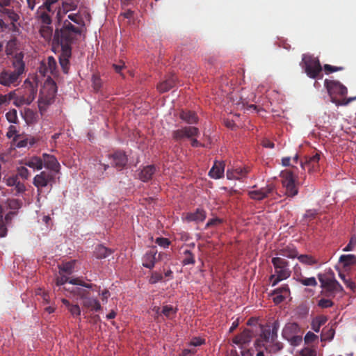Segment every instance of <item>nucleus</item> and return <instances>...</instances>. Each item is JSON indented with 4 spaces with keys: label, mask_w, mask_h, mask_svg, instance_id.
<instances>
[{
    "label": "nucleus",
    "mask_w": 356,
    "mask_h": 356,
    "mask_svg": "<svg viewBox=\"0 0 356 356\" xmlns=\"http://www.w3.org/2000/svg\"><path fill=\"white\" fill-rule=\"evenodd\" d=\"M81 35V31L76 28L68 20L63 22L60 29H56L54 42L60 45L61 53L59 56V63L65 74L70 70V58L72 55V44Z\"/></svg>",
    "instance_id": "obj_1"
},
{
    "label": "nucleus",
    "mask_w": 356,
    "mask_h": 356,
    "mask_svg": "<svg viewBox=\"0 0 356 356\" xmlns=\"http://www.w3.org/2000/svg\"><path fill=\"white\" fill-rule=\"evenodd\" d=\"M22 52L16 54L11 58L12 67L10 69H3L0 73V84L4 86H16L21 81L22 76L25 72V63Z\"/></svg>",
    "instance_id": "obj_2"
},
{
    "label": "nucleus",
    "mask_w": 356,
    "mask_h": 356,
    "mask_svg": "<svg viewBox=\"0 0 356 356\" xmlns=\"http://www.w3.org/2000/svg\"><path fill=\"white\" fill-rule=\"evenodd\" d=\"M256 349L264 348L266 353L274 354L283 348V344L277 340V336L270 331V327L261 329L258 339L254 342Z\"/></svg>",
    "instance_id": "obj_3"
},
{
    "label": "nucleus",
    "mask_w": 356,
    "mask_h": 356,
    "mask_svg": "<svg viewBox=\"0 0 356 356\" xmlns=\"http://www.w3.org/2000/svg\"><path fill=\"white\" fill-rule=\"evenodd\" d=\"M324 84L330 96L331 102L337 106H346L356 99V97L346 98L341 100L337 98L336 95L343 97L346 95L348 92L347 88L339 81L325 79Z\"/></svg>",
    "instance_id": "obj_4"
},
{
    "label": "nucleus",
    "mask_w": 356,
    "mask_h": 356,
    "mask_svg": "<svg viewBox=\"0 0 356 356\" xmlns=\"http://www.w3.org/2000/svg\"><path fill=\"white\" fill-rule=\"evenodd\" d=\"M271 262L275 268V275H271L270 280L272 286H276L280 281L286 280L291 276V271L289 268V262L281 257H273Z\"/></svg>",
    "instance_id": "obj_5"
},
{
    "label": "nucleus",
    "mask_w": 356,
    "mask_h": 356,
    "mask_svg": "<svg viewBox=\"0 0 356 356\" xmlns=\"http://www.w3.org/2000/svg\"><path fill=\"white\" fill-rule=\"evenodd\" d=\"M57 92V86L55 81L48 78L40 90L38 106L40 111L45 108V106L51 104L54 99Z\"/></svg>",
    "instance_id": "obj_6"
},
{
    "label": "nucleus",
    "mask_w": 356,
    "mask_h": 356,
    "mask_svg": "<svg viewBox=\"0 0 356 356\" xmlns=\"http://www.w3.org/2000/svg\"><path fill=\"white\" fill-rule=\"evenodd\" d=\"M302 62L303 63L302 67H304L306 74L309 78L321 79L323 77L322 66L317 58L304 54Z\"/></svg>",
    "instance_id": "obj_7"
},
{
    "label": "nucleus",
    "mask_w": 356,
    "mask_h": 356,
    "mask_svg": "<svg viewBox=\"0 0 356 356\" xmlns=\"http://www.w3.org/2000/svg\"><path fill=\"white\" fill-rule=\"evenodd\" d=\"M70 293L79 296L84 308L93 312H99L102 309L99 301L97 298L91 297L88 291L81 288H73L70 290Z\"/></svg>",
    "instance_id": "obj_8"
},
{
    "label": "nucleus",
    "mask_w": 356,
    "mask_h": 356,
    "mask_svg": "<svg viewBox=\"0 0 356 356\" xmlns=\"http://www.w3.org/2000/svg\"><path fill=\"white\" fill-rule=\"evenodd\" d=\"M282 183L285 188V194L290 197L296 196L298 193V188L296 183L294 172L290 170L281 172Z\"/></svg>",
    "instance_id": "obj_9"
},
{
    "label": "nucleus",
    "mask_w": 356,
    "mask_h": 356,
    "mask_svg": "<svg viewBox=\"0 0 356 356\" xmlns=\"http://www.w3.org/2000/svg\"><path fill=\"white\" fill-rule=\"evenodd\" d=\"M55 183V174L51 171H42L36 175L33 180V184L37 188L38 195L42 192V188L49 186L52 188Z\"/></svg>",
    "instance_id": "obj_10"
},
{
    "label": "nucleus",
    "mask_w": 356,
    "mask_h": 356,
    "mask_svg": "<svg viewBox=\"0 0 356 356\" xmlns=\"http://www.w3.org/2000/svg\"><path fill=\"white\" fill-rule=\"evenodd\" d=\"M67 282H69L73 285L82 286L88 289H91L92 287V284H87L80 278L69 279V277L67 276L60 275V276L57 277L56 279V285L60 287L59 290H64L70 292V290H72L74 287L66 288L65 286H63L61 288V286Z\"/></svg>",
    "instance_id": "obj_11"
},
{
    "label": "nucleus",
    "mask_w": 356,
    "mask_h": 356,
    "mask_svg": "<svg viewBox=\"0 0 356 356\" xmlns=\"http://www.w3.org/2000/svg\"><path fill=\"white\" fill-rule=\"evenodd\" d=\"M200 131L195 127H184L181 129L172 131V138L176 141H180L184 138H191L194 136H198Z\"/></svg>",
    "instance_id": "obj_12"
},
{
    "label": "nucleus",
    "mask_w": 356,
    "mask_h": 356,
    "mask_svg": "<svg viewBox=\"0 0 356 356\" xmlns=\"http://www.w3.org/2000/svg\"><path fill=\"white\" fill-rule=\"evenodd\" d=\"M37 94V90L33 87L32 84L26 86L24 90V94L17 99L14 104L17 106H19L23 104L29 105L35 99Z\"/></svg>",
    "instance_id": "obj_13"
},
{
    "label": "nucleus",
    "mask_w": 356,
    "mask_h": 356,
    "mask_svg": "<svg viewBox=\"0 0 356 356\" xmlns=\"http://www.w3.org/2000/svg\"><path fill=\"white\" fill-rule=\"evenodd\" d=\"M108 159L111 160L112 166L118 170H122L127 165L128 159L126 154L122 151H116L113 154H108Z\"/></svg>",
    "instance_id": "obj_14"
},
{
    "label": "nucleus",
    "mask_w": 356,
    "mask_h": 356,
    "mask_svg": "<svg viewBox=\"0 0 356 356\" xmlns=\"http://www.w3.org/2000/svg\"><path fill=\"white\" fill-rule=\"evenodd\" d=\"M157 255V250L155 248H152L148 250L143 257V266L147 268L152 269L156 262L161 259L162 254L159 253Z\"/></svg>",
    "instance_id": "obj_15"
},
{
    "label": "nucleus",
    "mask_w": 356,
    "mask_h": 356,
    "mask_svg": "<svg viewBox=\"0 0 356 356\" xmlns=\"http://www.w3.org/2000/svg\"><path fill=\"white\" fill-rule=\"evenodd\" d=\"M206 218L207 212L201 208L196 209L194 212H188L183 217L187 222H195L196 223L203 222Z\"/></svg>",
    "instance_id": "obj_16"
},
{
    "label": "nucleus",
    "mask_w": 356,
    "mask_h": 356,
    "mask_svg": "<svg viewBox=\"0 0 356 356\" xmlns=\"http://www.w3.org/2000/svg\"><path fill=\"white\" fill-rule=\"evenodd\" d=\"M43 166L53 172L54 174L58 172L60 170V164L57 159L53 156L47 154H42Z\"/></svg>",
    "instance_id": "obj_17"
},
{
    "label": "nucleus",
    "mask_w": 356,
    "mask_h": 356,
    "mask_svg": "<svg viewBox=\"0 0 356 356\" xmlns=\"http://www.w3.org/2000/svg\"><path fill=\"white\" fill-rule=\"evenodd\" d=\"M254 334L252 330L245 329L240 334L235 336L233 339V343L237 345H248L253 338Z\"/></svg>",
    "instance_id": "obj_18"
},
{
    "label": "nucleus",
    "mask_w": 356,
    "mask_h": 356,
    "mask_svg": "<svg viewBox=\"0 0 356 356\" xmlns=\"http://www.w3.org/2000/svg\"><path fill=\"white\" fill-rule=\"evenodd\" d=\"M177 81V78L175 74L168 75L165 80L158 84L157 89L161 93L165 92L175 86Z\"/></svg>",
    "instance_id": "obj_19"
},
{
    "label": "nucleus",
    "mask_w": 356,
    "mask_h": 356,
    "mask_svg": "<svg viewBox=\"0 0 356 356\" xmlns=\"http://www.w3.org/2000/svg\"><path fill=\"white\" fill-rule=\"evenodd\" d=\"M300 333V328L298 323L294 322L287 323L284 327L282 335L284 339L291 338L293 335Z\"/></svg>",
    "instance_id": "obj_20"
},
{
    "label": "nucleus",
    "mask_w": 356,
    "mask_h": 356,
    "mask_svg": "<svg viewBox=\"0 0 356 356\" xmlns=\"http://www.w3.org/2000/svg\"><path fill=\"white\" fill-rule=\"evenodd\" d=\"M225 172L224 162L216 161L209 172V175L213 179H220L223 177Z\"/></svg>",
    "instance_id": "obj_21"
},
{
    "label": "nucleus",
    "mask_w": 356,
    "mask_h": 356,
    "mask_svg": "<svg viewBox=\"0 0 356 356\" xmlns=\"http://www.w3.org/2000/svg\"><path fill=\"white\" fill-rule=\"evenodd\" d=\"M321 287L326 290V291L328 293L327 296H334L335 293L343 291L342 286L335 279L328 282L324 285H322Z\"/></svg>",
    "instance_id": "obj_22"
},
{
    "label": "nucleus",
    "mask_w": 356,
    "mask_h": 356,
    "mask_svg": "<svg viewBox=\"0 0 356 356\" xmlns=\"http://www.w3.org/2000/svg\"><path fill=\"white\" fill-rule=\"evenodd\" d=\"M320 158L321 153H316V154L312 156H307L304 162H300V165L303 170H305L306 167H308L309 170L311 171L312 170H314L318 165Z\"/></svg>",
    "instance_id": "obj_23"
},
{
    "label": "nucleus",
    "mask_w": 356,
    "mask_h": 356,
    "mask_svg": "<svg viewBox=\"0 0 356 356\" xmlns=\"http://www.w3.org/2000/svg\"><path fill=\"white\" fill-rule=\"evenodd\" d=\"M44 75L49 73L51 75L57 74V65L55 58L53 56H49L47 61L42 62Z\"/></svg>",
    "instance_id": "obj_24"
},
{
    "label": "nucleus",
    "mask_w": 356,
    "mask_h": 356,
    "mask_svg": "<svg viewBox=\"0 0 356 356\" xmlns=\"http://www.w3.org/2000/svg\"><path fill=\"white\" fill-rule=\"evenodd\" d=\"M277 254L286 257L290 259H294L298 257V252L293 245H288L277 250Z\"/></svg>",
    "instance_id": "obj_25"
},
{
    "label": "nucleus",
    "mask_w": 356,
    "mask_h": 356,
    "mask_svg": "<svg viewBox=\"0 0 356 356\" xmlns=\"http://www.w3.org/2000/svg\"><path fill=\"white\" fill-rule=\"evenodd\" d=\"M179 118L188 124H196L198 122V117L197 114L192 111L182 110L179 113Z\"/></svg>",
    "instance_id": "obj_26"
},
{
    "label": "nucleus",
    "mask_w": 356,
    "mask_h": 356,
    "mask_svg": "<svg viewBox=\"0 0 356 356\" xmlns=\"http://www.w3.org/2000/svg\"><path fill=\"white\" fill-rule=\"evenodd\" d=\"M0 15L1 17H7L12 24H14L19 19V15L10 6L0 8Z\"/></svg>",
    "instance_id": "obj_27"
},
{
    "label": "nucleus",
    "mask_w": 356,
    "mask_h": 356,
    "mask_svg": "<svg viewBox=\"0 0 356 356\" xmlns=\"http://www.w3.org/2000/svg\"><path fill=\"white\" fill-rule=\"evenodd\" d=\"M49 11H47L46 8H42L40 6L36 15L38 20L40 21L41 25H48L51 24V18L49 15Z\"/></svg>",
    "instance_id": "obj_28"
},
{
    "label": "nucleus",
    "mask_w": 356,
    "mask_h": 356,
    "mask_svg": "<svg viewBox=\"0 0 356 356\" xmlns=\"http://www.w3.org/2000/svg\"><path fill=\"white\" fill-rule=\"evenodd\" d=\"M156 172V168L153 165H147L141 170L139 177L143 181H148L152 178L153 175Z\"/></svg>",
    "instance_id": "obj_29"
},
{
    "label": "nucleus",
    "mask_w": 356,
    "mask_h": 356,
    "mask_svg": "<svg viewBox=\"0 0 356 356\" xmlns=\"http://www.w3.org/2000/svg\"><path fill=\"white\" fill-rule=\"evenodd\" d=\"M294 275L296 276L295 279L296 281L303 286H316L317 285V282L314 277H305L301 273L297 274L296 271Z\"/></svg>",
    "instance_id": "obj_30"
},
{
    "label": "nucleus",
    "mask_w": 356,
    "mask_h": 356,
    "mask_svg": "<svg viewBox=\"0 0 356 356\" xmlns=\"http://www.w3.org/2000/svg\"><path fill=\"white\" fill-rule=\"evenodd\" d=\"M113 253L111 249L107 248L102 245H99L95 248L94 256L99 259H105Z\"/></svg>",
    "instance_id": "obj_31"
},
{
    "label": "nucleus",
    "mask_w": 356,
    "mask_h": 356,
    "mask_svg": "<svg viewBox=\"0 0 356 356\" xmlns=\"http://www.w3.org/2000/svg\"><path fill=\"white\" fill-rule=\"evenodd\" d=\"M24 165L34 170H40L43 167V161L41 158L33 156L26 161Z\"/></svg>",
    "instance_id": "obj_32"
},
{
    "label": "nucleus",
    "mask_w": 356,
    "mask_h": 356,
    "mask_svg": "<svg viewBox=\"0 0 356 356\" xmlns=\"http://www.w3.org/2000/svg\"><path fill=\"white\" fill-rule=\"evenodd\" d=\"M40 33L46 41H50L52 37H54V35L53 36V27L51 24L40 25Z\"/></svg>",
    "instance_id": "obj_33"
},
{
    "label": "nucleus",
    "mask_w": 356,
    "mask_h": 356,
    "mask_svg": "<svg viewBox=\"0 0 356 356\" xmlns=\"http://www.w3.org/2000/svg\"><path fill=\"white\" fill-rule=\"evenodd\" d=\"M327 321V318L325 316H318L314 318L312 322V329L315 332H319L321 327Z\"/></svg>",
    "instance_id": "obj_34"
},
{
    "label": "nucleus",
    "mask_w": 356,
    "mask_h": 356,
    "mask_svg": "<svg viewBox=\"0 0 356 356\" xmlns=\"http://www.w3.org/2000/svg\"><path fill=\"white\" fill-rule=\"evenodd\" d=\"M318 278L319 282H321V286L325 284L328 282L335 279L334 274L332 270H329L327 272L325 273H319L318 275Z\"/></svg>",
    "instance_id": "obj_35"
},
{
    "label": "nucleus",
    "mask_w": 356,
    "mask_h": 356,
    "mask_svg": "<svg viewBox=\"0 0 356 356\" xmlns=\"http://www.w3.org/2000/svg\"><path fill=\"white\" fill-rule=\"evenodd\" d=\"M68 19L72 21L74 23L76 24L79 26H76V28L80 29L82 31L83 28L85 26V22L83 17L78 13H72L68 15ZM75 27V26H74Z\"/></svg>",
    "instance_id": "obj_36"
},
{
    "label": "nucleus",
    "mask_w": 356,
    "mask_h": 356,
    "mask_svg": "<svg viewBox=\"0 0 356 356\" xmlns=\"http://www.w3.org/2000/svg\"><path fill=\"white\" fill-rule=\"evenodd\" d=\"M300 263L305 265L312 266L318 263L317 259L309 254H300L296 257Z\"/></svg>",
    "instance_id": "obj_37"
},
{
    "label": "nucleus",
    "mask_w": 356,
    "mask_h": 356,
    "mask_svg": "<svg viewBox=\"0 0 356 356\" xmlns=\"http://www.w3.org/2000/svg\"><path fill=\"white\" fill-rule=\"evenodd\" d=\"M335 331L332 327H324L322 330L321 334V340L322 341H330L333 339L334 336Z\"/></svg>",
    "instance_id": "obj_38"
},
{
    "label": "nucleus",
    "mask_w": 356,
    "mask_h": 356,
    "mask_svg": "<svg viewBox=\"0 0 356 356\" xmlns=\"http://www.w3.org/2000/svg\"><path fill=\"white\" fill-rule=\"evenodd\" d=\"M339 262L344 266L356 264V256L354 254H343L339 258Z\"/></svg>",
    "instance_id": "obj_39"
},
{
    "label": "nucleus",
    "mask_w": 356,
    "mask_h": 356,
    "mask_svg": "<svg viewBox=\"0 0 356 356\" xmlns=\"http://www.w3.org/2000/svg\"><path fill=\"white\" fill-rule=\"evenodd\" d=\"M177 309L172 305H164L161 310V314L168 318H172L175 316Z\"/></svg>",
    "instance_id": "obj_40"
},
{
    "label": "nucleus",
    "mask_w": 356,
    "mask_h": 356,
    "mask_svg": "<svg viewBox=\"0 0 356 356\" xmlns=\"http://www.w3.org/2000/svg\"><path fill=\"white\" fill-rule=\"evenodd\" d=\"M265 198L276 194V188L274 184H268L265 187L261 188Z\"/></svg>",
    "instance_id": "obj_41"
},
{
    "label": "nucleus",
    "mask_w": 356,
    "mask_h": 356,
    "mask_svg": "<svg viewBox=\"0 0 356 356\" xmlns=\"http://www.w3.org/2000/svg\"><path fill=\"white\" fill-rule=\"evenodd\" d=\"M184 258L182 263L184 265L194 264L195 262L194 254L188 250L184 251Z\"/></svg>",
    "instance_id": "obj_42"
},
{
    "label": "nucleus",
    "mask_w": 356,
    "mask_h": 356,
    "mask_svg": "<svg viewBox=\"0 0 356 356\" xmlns=\"http://www.w3.org/2000/svg\"><path fill=\"white\" fill-rule=\"evenodd\" d=\"M92 86L95 92H99L102 87V81L98 74L92 76Z\"/></svg>",
    "instance_id": "obj_43"
},
{
    "label": "nucleus",
    "mask_w": 356,
    "mask_h": 356,
    "mask_svg": "<svg viewBox=\"0 0 356 356\" xmlns=\"http://www.w3.org/2000/svg\"><path fill=\"white\" fill-rule=\"evenodd\" d=\"M16 97L15 91H12L6 95H0V106L9 104L12 99Z\"/></svg>",
    "instance_id": "obj_44"
},
{
    "label": "nucleus",
    "mask_w": 356,
    "mask_h": 356,
    "mask_svg": "<svg viewBox=\"0 0 356 356\" xmlns=\"http://www.w3.org/2000/svg\"><path fill=\"white\" fill-rule=\"evenodd\" d=\"M6 120L10 123L17 124L19 122L17 110L13 108L6 113Z\"/></svg>",
    "instance_id": "obj_45"
},
{
    "label": "nucleus",
    "mask_w": 356,
    "mask_h": 356,
    "mask_svg": "<svg viewBox=\"0 0 356 356\" xmlns=\"http://www.w3.org/2000/svg\"><path fill=\"white\" fill-rule=\"evenodd\" d=\"M16 42L15 40H10L6 47V53L8 56H13V57L17 54L18 52L15 53L16 50Z\"/></svg>",
    "instance_id": "obj_46"
},
{
    "label": "nucleus",
    "mask_w": 356,
    "mask_h": 356,
    "mask_svg": "<svg viewBox=\"0 0 356 356\" xmlns=\"http://www.w3.org/2000/svg\"><path fill=\"white\" fill-rule=\"evenodd\" d=\"M74 261H70L63 264L61 266H60V273H66L67 274L70 275L72 273L73 268H74Z\"/></svg>",
    "instance_id": "obj_47"
},
{
    "label": "nucleus",
    "mask_w": 356,
    "mask_h": 356,
    "mask_svg": "<svg viewBox=\"0 0 356 356\" xmlns=\"http://www.w3.org/2000/svg\"><path fill=\"white\" fill-rule=\"evenodd\" d=\"M248 195H249L250 197L252 200H262L265 199V197L264 196V193L261 188L259 190L249 191Z\"/></svg>",
    "instance_id": "obj_48"
},
{
    "label": "nucleus",
    "mask_w": 356,
    "mask_h": 356,
    "mask_svg": "<svg viewBox=\"0 0 356 356\" xmlns=\"http://www.w3.org/2000/svg\"><path fill=\"white\" fill-rule=\"evenodd\" d=\"M3 211V208L0 204V237H4L7 234V228L4 223V220L1 213Z\"/></svg>",
    "instance_id": "obj_49"
},
{
    "label": "nucleus",
    "mask_w": 356,
    "mask_h": 356,
    "mask_svg": "<svg viewBox=\"0 0 356 356\" xmlns=\"http://www.w3.org/2000/svg\"><path fill=\"white\" fill-rule=\"evenodd\" d=\"M8 206L10 209L17 210L22 206V201L17 199H8L7 200Z\"/></svg>",
    "instance_id": "obj_50"
},
{
    "label": "nucleus",
    "mask_w": 356,
    "mask_h": 356,
    "mask_svg": "<svg viewBox=\"0 0 356 356\" xmlns=\"http://www.w3.org/2000/svg\"><path fill=\"white\" fill-rule=\"evenodd\" d=\"M296 356H316V351L314 348L306 347L302 349Z\"/></svg>",
    "instance_id": "obj_51"
},
{
    "label": "nucleus",
    "mask_w": 356,
    "mask_h": 356,
    "mask_svg": "<svg viewBox=\"0 0 356 356\" xmlns=\"http://www.w3.org/2000/svg\"><path fill=\"white\" fill-rule=\"evenodd\" d=\"M233 170L234 171V174L237 179H240L245 177L249 172L248 168H236L233 169Z\"/></svg>",
    "instance_id": "obj_52"
},
{
    "label": "nucleus",
    "mask_w": 356,
    "mask_h": 356,
    "mask_svg": "<svg viewBox=\"0 0 356 356\" xmlns=\"http://www.w3.org/2000/svg\"><path fill=\"white\" fill-rule=\"evenodd\" d=\"M318 339V337L316 334H315L314 333H313L311 331H309L305 334L304 340H305V343L310 344V343H312L315 342L316 341H317Z\"/></svg>",
    "instance_id": "obj_53"
},
{
    "label": "nucleus",
    "mask_w": 356,
    "mask_h": 356,
    "mask_svg": "<svg viewBox=\"0 0 356 356\" xmlns=\"http://www.w3.org/2000/svg\"><path fill=\"white\" fill-rule=\"evenodd\" d=\"M286 340L289 341L292 346H298L302 342V338L300 334H296L293 335L291 338L286 339Z\"/></svg>",
    "instance_id": "obj_54"
},
{
    "label": "nucleus",
    "mask_w": 356,
    "mask_h": 356,
    "mask_svg": "<svg viewBox=\"0 0 356 356\" xmlns=\"http://www.w3.org/2000/svg\"><path fill=\"white\" fill-rule=\"evenodd\" d=\"M273 292V293L285 295V296H287L290 293V290L289 286L287 284H284L279 288L275 289Z\"/></svg>",
    "instance_id": "obj_55"
},
{
    "label": "nucleus",
    "mask_w": 356,
    "mask_h": 356,
    "mask_svg": "<svg viewBox=\"0 0 356 356\" xmlns=\"http://www.w3.org/2000/svg\"><path fill=\"white\" fill-rule=\"evenodd\" d=\"M323 69L327 74H329V73H332V72H335L337 71H342L344 70V67L342 66L335 67V66L330 65L329 64H325L323 66Z\"/></svg>",
    "instance_id": "obj_56"
},
{
    "label": "nucleus",
    "mask_w": 356,
    "mask_h": 356,
    "mask_svg": "<svg viewBox=\"0 0 356 356\" xmlns=\"http://www.w3.org/2000/svg\"><path fill=\"white\" fill-rule=\"evenodd\" d=\"M13 141L17 147H24L27 145V139H20V136L17 135L14 137Z\"/></svg>",
    "instance_id": "obj_57"
},
{
    "label": "nucleus",
    "mask_w": 356,
    "mask_h": 356,
    "mask_svg": "<svg viewBox=\"0 0 356 356\" xmlns=\"http://www.w3.org/2000/svg\"><path fill=\"white\" fill-rule=\"evenodd\" d=\"M17 175L24 179H27L30 177V172L26 167L21 166L17 168Z\"/></svg>",
    "instance_id": "obj_58"
},
{
    "label": "nucleus",
    "mask_w": 356,
    "mask_h": 356,
    "mask_svg": "<svg viewBox=\"0 0 356 356\" xmlns=\"http://www.w3.org/2000/svg\"><path fill=\"white\" fill-rule=\"evenodd\" d=\"M67 309L69 310L70 314L75 318L79 317L81 315V309L77 304H72L71 306H70V307Z\"/></svg>",
    "instance_id": "obj_59"
},
{
    "label": "nucleus",
    "mask_w": 356,
    "mask_h": 356,
    "mask_svg": "<svg viewBox=\"0 0 356 356\" xmlns=\"http://www.w3.org/2000/svg\"><path fill=\"white\" fill-rule=\"evenodd\" d=\"M155 242L157 245H159V246H161L163 248H168L170 244V240L167 238H163V237H158L156 239Z\"/></svg>",
    "instance_id": "obj_60"
},
{
    "label": "nucleus",
    "mask_w": 356,
    "mask_h": 356,
    "mask_svg": "<svg viewBox=\"0 0 356 356\" xmlns=\"http://www.w3.org/2000/svg\"><path fill=\"white\" fill-rule=\"evenodd\" d=\"M162 280L163 275L156 271H154L152 273L151 277L149 278V282L151 284H156L158 282L161 281Z\"/></svg>",
    "instance_id": "obj_61"
},
{
    "label": "nucleus",
    "mask_w": 356,
    "mask_h": 356,
    "mask_svg": "<svg viewBox=\"0 0 356 356\" xmlns=\"http://www.w3.org/2000/svg\"><path fill=\"white\" fill-rule=\"evenodd\" d=\"M14 187V190L15 191L14 194L15 195H18L21 193H23L26 191L25 185L22 182H20L19 180L17 181L16 185H15Z\"/></svg>",
    "instance_id": "obj_62"
},
{
    "label": "nucleus",
    "mask_w": 356,
    "mask_h": 356,
    "mask_svg": "<svg viewBox=\"0 0 356 356\" xmlns=\"http://www.w3.org/2000/svg\"><path fill=\"white\" fill-rule=\"evenodd\" d=\"M318 305L321 308H329L333 305V302L329 299L322 298L318 301Z\"/></svg>",
    "instance_id": "obj_63"
},
{
    "label": "nucleus",
    "mask_w": 356,
    "mask_h": 356,
    "mask_svg": "<svg viewBox=\"0 0 356 356\" xmlns=\"http://www.w3.org/2000/svg\"><path fill=\"white\" fill-rule=\"evenodd\" d=\"M63 8L65 13L69 12L70 10H73L76 8V4L74 2L68 3L63 2Z\"/></svg>",
    "instance_id": "obj_64"
}]
</instances>
